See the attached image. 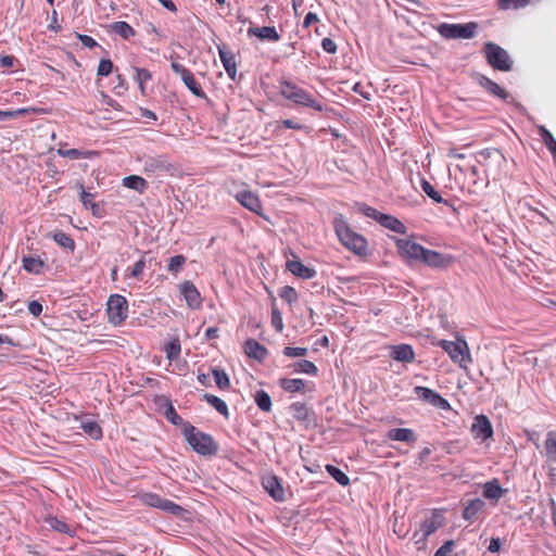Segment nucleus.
Returning <instances> with one entry per match:
<instances>
[{
  "mask_svg": "<svg viewBox=\"0 0 556 556\" xmlns=\"http://www.w3.org/2000/svg\"><path fill=\"white\" fill-rule=\"evenodd\" d=\"M395 245L399 255L409 266L419 263L432 269L445 270L455 262V257L452 254L427 249L409 239H396Z\"/></svg>",
  "mask_w": 556,
  "mask_h": 556,
  "instance_id": "obj_1",
  "label": "nucleus"
},
{
  "mask_svg": "<svg viewBox=\"0 0 556 556\" xmlns=\"http://www.w3.org/2000/svg\"><path fill=\"white\" fill-rule=\"evenodd\" d=\"M279 92L280 94L293 103L295 106H305L311 108L318 112H324L326 110L325 105H323L313 93L308 92L304 88L300 87L295 83L280 78L279 79Z\"/></svg>",
  "mask_w": 556,
  "mask_h": 556,
  "instance_id": "obj_2",
  "label": "nucleus"
},
{
  "mask_svg": "<svg viewBox=\"0 0 556 556\" xmlns=\"http://www.w3.org/2000/svg\"><path fill=\"white\" fill-rule=\"evenodd\" d=\"M333 229L340 242L356 255H366L368 243L365 237L355 232L343 215H338L332 222Z\"/></svg>",
  "mask_w": 556,
  "mask_h": 556,
  "instance_id": "obj_3",
  "label": "nucleus"
},
{
  "mask_svg": "<svg viewBox=\"0 0 556 556\" xmlns=\"http://www.w3.org/2000/svg\"><path fill=\"white\" fill-rule=\"evenodd\" d=\"M182 434L197 454L206 457L217 454L219 446L214 438L208 433L198 430L190 422L186 424V429H182Z\"/></svg>",
  "mask_w": 556,
  "mask_h": 556,
  "instance_id": "obj_4",
  "label": "nucleus"
},
{
  "mask_svg": "<svg viewBox=\"0 0 556 556\" xmlns=\"http://www.w3.org/2000/svg\"><path fill=\"white\" fill-rule=\"evenodd\" d=\"M357 211L364 214L366 217L376 220L382 227L396 232L399 235H405L407 231L406 226L395 216L384 214L378 210L367 205L366 203H356Z\"/></svg>",
  "mask_w": 556,
  "mask_h": 556,
  "instance_id": "obj_5",
  "label": "nucleus"
},
{
  "mask_svg": "<svg viewBox=\"0 0 556 556\" xmlns=\"http://www.w3.org/2000/svg\"><path fill=\"white\" fill-rule=\"evenodd\" d=\"M482 52L488 64L495 71L509 72L513 68V60L508 52L501 46L488 41L483 45Z\"/></svg>",
  "mask_w": 556,
  "mask_h": 556,
  "instance_id": "obj_6",
  "label": "nucleus"
},
{
  "mask_svg": "<svg viewBox=\"0 0 556 556\" xmlns=\"http://www.w3.org/2000/svg\"><path fill=\"white\" fill-rule=\"evenodd\" d=\"M479 24L468 22L465 24L441 23L437 26V31L444 39H472L477 36Z\"/></svg>",
  "mask_w": 556,
  "mask_h": 556,
  "instance_id": "obj_7",
  "label": "nucleus"
},
{
  "mask_svg": "<svg viewBox=\"0 0 556 556\" xmlns=\"http://www.w3.org/2000/svg\"><path fill=\"white\" fill-rule=\"evenodd\" d=\"M139 500L143 505L157 508L175 517H182L186 513V509L182 506L153 492L139 494Z\"/></svg>",
  "mask_w": 556,
  "mask_h": 556,
  "instance_id": "obj_8",
  "label": "nucleus"
},
{
  "mask_svg": "<svg viewBox=\"0 0 556 556\" xmlns=\"http://www.w3.org/2000/svg\"><path fill=\"white\" fill-rule=\"evenodd\" d=\"M439 345L460 367L466 368L467 363H471L469 348L464 339H457L456 341L441 340Z\"/></svg>",
  "mask_w": 556,
  "mask_h": 556,
  "instance_id": "obj_9",
  "label": "nucleus"
},
{
  "mask_svg": "<svg viewBox=\"0 0 556 556\" xmlns=\"http://www.w3.org/2000/svg\"><path fill=\"white\" fill-rule=\"evenodd\" d=\"M108 320L114 326H121L128 317V301L121 294L110 295L106 302Z\"/></svg>",
  "mask_w": 556,
  "mask_h": 556,
  "instance_id": "obj_10",
  "label": "nucleus"
},
{
  "mask_svg": "<svg viewBox=\"0 0 556 556\" xmlns=\"http://www.w3.org/2000/svg\"><path fill=\"white\" fill-rule=\"evenodd\" d=\"M143 170L148 175L160 173L174 174L177 170V167L170 162L166 154H160L155 156H146L143 159Z\"/></svg>",
  "mask_w": 556,
  "mask_h": 556,
  "instance_id": "obj_11",
  "label": "nucleus"
},
{
  "mask_svg": "<svg viewBox=\"0 0 556 556\" xmlns=\"http://www.w3.org/2000/svg\"><path fill=\"white\" fill-rule=\"evenodd\" d=\"M170 67L173 72L181 77V80L186 87L198 98H206V93L202 89L201 85L197 81L191 71L186 68L178 62H172Z\"/></svg>",
  "mask_w": 556,
  "mask_h": 556,
  "instance_id": "obj_12",
  "label": "nucleus"
},
{
  "mask_svg": "<svg viewBox=\"0 0 556 556\" xmlns=\"http://www.w3.org/2000/svg\"><path fill=\"white\" fill-rule=\"evenodd\" d=\"M414 393L417 397L426 403L431 404L432 406L447 410L451 408L450 402L441 396L438 392L429 389L427 387L417 386L414 388Z\"/></svg>",
  "mask_w": 556,
  "mask_h": 556,
  "instance_id": "obj_13",
  "label": "nucleus"
},
{
  "mask_svg": "<svg viewBox=\"0 0 556 556\" xmlns=\"http://www.w3.org/2000/svg\"><path fill=\"white\" fill-rule=\"evenodd\" d=\"M479 164L490 168L495 166L501 168L506 163V157L500 149L485 148L477 153Z\"/></svg>",
  "mask_w": 556,
  "mask_h": 556,
  "instance_id": "obj_14",
  "label": "nucleus"
},
{
  "mask_svg": "<svg viewBox=\"0 0 556 556\" xmlns=\"http://www.w3.org/2000/svg\"><path fill=\"white\" fill-rule=\"evenodd\" d=\"M470 432L476 440L486 441L493 437V426L490 419L481 414L473 418Z\"/></svg>",
  "mask_w": 556,
  "mask_h": 556,
  "instance_id": "obj_15",
  "label": "nucleus"
},
{
  "mask_svg": "<svg viewBox=\"0 0 556 556\" xmlns=\"http://www.w3.org/2000/svg\"><path fill=\"white\" fill-rule=\"evenodd\" d=\"M180 295L191 309H198L202 305L201 294L192 281L186 280L179 285Z\"/></svg>",
  "mask_w": 556,
  "mask_h": 556,
  "instance_id": "obj_16",
  "label": "nucleus"
},
{
  "mask_svg": "<svg viewBox=\"0 0 556 556\" xmlns=\"http://www.w3.org/2000/svg\"><path fill=\"white\" fill-rule=\"evenodd\" d=\"M218 50L220 62L228 75V77L236 81L237 80V62L233 52L228 49L225 43L216 45Z\"/></svg>",
  "mask_w": 556,
  "mask_h": 556,
  "instance_id": "obj_17",
  "label": "nucleus"
},
{
  "mask_svg": "<svg viewBox=\"0 0 556 556\" xmlns=\"http://www.w3.org/2000/svg\"><path fill=\"white\" fill-rule=\"evenodd\" d=\"M263 488L276 501L285 502L286 492L282 486L281 480L276 475H267L262 480Z\"/></svg>",
  "mask_w": 556,
  "mask_h": 556,
  "instance_id": "obj_18",
  "label": "nucleus"
},
{
  "mask_svg": "<svg viewBox=\"0 0 556 556\" xmlns=\"http://www.w3.org/2000/svg\"><path fill=\"white\" fill-rule=\"evenodd\" d=\"M475 80L476 83L483 88L488 93L507 101L510 98V94L504 90L501 86H498L495 81L490 79L483 74L477 73L475 74Z\"/></svg>",
  "mask_w": 556,
  "mask_h": 556,
  "instance_id": "obj_19",
  "label": "nucleus"
},
{
  "mask_svg": "<svg viewBox=\"0 0 556 556\" xmlns=\"http://www.w3.org/2000/svg\"><path fill=\"white\" fill-rule=\"evenodd\" d=\"M442 515L433 513L429 518L425 519L420 526L422 535L416 540V544H426L427 539L442 527Z\"/></svg>",
  "mask_w": 556,
  "mask_h": 556,
  "instance_id": "obj_20",
  "label": "nucleus"
},
{
  "mask_svg": "<svg viewBox=\"0 0 556 556\" xmlns=\"http://www.w3.org/2000/svg\"><path fill=\"white\" fill-rule=\"evenodd\" d=\"M236 200L245 208L250 210L251 212L262 215V202L260 198L253 193L252 191H240L236 194Z\"/></svg>",
  "mask_w": 556,
  "mask_h": 556,
  "instance_id": "obj_21",
  "label": "nucleus"
},
{
  "mask_svg": "<svg viewBox=\"0 0 556 556\" xmlns=\"http://www.w3.org/2000/svg\"><path fill=\"white\" fill-rule=\"evenodd\" d=\"M286 268L292 275L301 279H313L317 275V271L314 268L305 266L299 260L287 261Z\"/></svg>",
  "mask_w": 556,
  "mask_h": 556,
  "instance_id": "obj_22",
  "label": "nucleus"
},
{
  "mask_svg": "<svg viewBox=\"0 0 556 556\" xmlns=\"http://www.w3.org/2000/svg\"><path fill=\"white\" fill-rule=\"evenodd\" d=\"M243 350L247 356L258 362H263L268 355V350L255 339L251 338L244 342Z\"/></svg>",
  "mask_w": 556,
  "mask_h": 556,
  "instance_id": "obj_23",
  "label": "nucleus"
},
{
  "mask_svg": "<svg viewBox=\"0 0 556 556\" xmlns=\"http://www.w3.org/2000/svg\"><path fill=\"white\" fill-rule=\"evenodd\" d=\"M248 36H254L263 41L276 42L280 40V35L274 26L250 27L248 29Z\"/></svg>",
  "mask_w": 556,
  "mask_h": 556,
  "instance_id": "obj_24",
  "label": "nucleus"
},
{
  "mask_svg": "<svg viewBox=\"0 0 556 556\" xmlns=\"http://www.w3.org/2000/svg\"><path fill=\"white\" fill-rule=\"evenodd\" d=\"M390 356L397 362L412 363L415 359V352L409 344H397L391 348Z\"/></svg>",
  "mask_w": 556,
  "mask_h": 556,
  "instance_id": "obj_25",
  "label": "nucleus"
},
{
  "mask_svg": "<svg viewBox=\"0 0 556 556\" xmlns=\"http://www.w3.org/2000/svg\"><path fill=\"white\" fill-rule=\"evenodd\" d=\"M387 438L392 441H400L406 443H415L417 435L414 430L408 428H393L387 433Z\"/></svg>",
  "mask_w": 556,
  "mask_h": 556,
  "instance_id": "obj_26",
  "label": "nucleus"
},
{
  "mask_svg": "<svg viewBox=\"0 0 556 556\" xmlns=\"http://www.w3.org/2000/svg\"><path fill=\"white\" fill-rule=\"evenodd\" d=\"M47 238H51L58 245H60L65 251L72 253L75 251L76 244L74 239L68 233L62 230L49 232L47 235Z\"/></svg>",
  "mask_w": 556,
  "mask_h": 556,
  "instance_id": "obj_27",
  "label": "nucleus"
},
{
  "mask_svg": "<svg viewBox=\"0 0 556 556\" xmlns=\"http://www.w3.org/2000/svg\"><path fill=\"white\" fill-rule=\"evenodd\" d=\"M505 493L497 479H492L483 484L482 495L488 500L498 501Z\"/></svg>",
  "mask_w": 556,
  "mask_h": 556,
  "instance_id": "obj_28",
  "label": "nucleus"
},
{
  "mask_svg": "<svg viewBox=\"0 0 556 556\" xmlns=\"http://www.w3.org/2000/svg\"><path fill=\"white\" fill-rule=\"evenodd\" d=\"M485 503L481 498L468 501L463 510V518L467 521H473L477 515L484 508Z\"/></svg>",
  "mask_w": 556,
  "mask_h": 556,
  "instance_id": "obj_29",
  "label": "nucleus"
},
{
  "mask_svg": "<svg viewBox=\"0 0 556 556\" xmlns=\"http://www.w3.org/2000/svg\"><path fill=\"white\" fill-rule=\"evenodd\" d=\"M123 186L132 189L139 193H144L149 188L148 181L144 178L137 175H130L125 177L123 179Z\"/></svg>",
  "mask_w": 556,
  "mask_h": 556,
  "instance_id": "obj_30",
  "label": "nucleus"
},
{
  "mask_svg": "<svg viewBox=\"0 0 556 556\" xmlns=\"http://www.w3.org/2000/svg\"><path fill=\"white\" fill-rule=\"evenodd\" d=\"M22 263H23V268L27 271V273H30V274H40L43 266H45V262L39 257V256H23L22 258Z\"/></svg>",
  "mask_w": 556,
  "mask_h": 556,
  "instance_id": "obj_31",
  "label": "nucleus"
},
{
  "mask_svg": "<svg viewBox=\"0 0 556 556\" xmlns=\"http://www.w3.org/2000/svg\"><path fill=\"white\" fill-rule=\"evenodd\" d=\"M279 387L286 392L295 393L304 390L306 382L303 379L280 378Z\"/></svg>",
  "mask_w": 556,
  "mask_h": 556,
  "instance_id": "obj_32",
  "label": "nucleus"
},
{
  "mask_svg": "<svg viewBox=\"0 0 556 556\" xmlns=\"http://www.w3.org/2000/svg\"><path fill=\"white\" fill-rule=\"evenodd\" d=\"M294 372H302L311 376L318 375V368L316 365L307 359H301L289 365Z\"/></svg>",
  "mask_w": 556,
  "mask_h": 556,
  "instance_id": "obj_33",
  "label": "nucleus"
},
{
  "mask_svg": "<svg viewBox=\"0 0 556 556\" xmlns=\"http://www.w3.org/2000/svg\"><path fill=\"white\" fill-rule=\"evenodd\" d=\"M203 399L225 418L229 417L228 406L224 400L211 393H205Z\"/></svg>",
  "mask_w": 556,
  "mask_h": 556,
  "instance_id": "obj_34",
  "label": "nucleus"
},
{
  "mask_svg": "<svg viewBox=\"0 0 556 556\" xmlns=\"http://www.w3.org/2000/svg\"><path fill=\"white\" fill-rule=\"evenodd\" d=\"M110 27L113 33L119 35L123 39H129L136 35L135 29L124 21L114 22Z\"/></svg>",
  "mask_w": 556,
  "mask_h": 556,
  "instance_id": "obj_35",
  "label": "nucleus"
},
{
  "mask_svg": "<svg viewBox=\"0 0 556 556\" xmlns=\"http://www.w3.org/2000/svg\"><path fill=\"white\" fill-rule=\"evenodd\" d=\"M253 397H254L255 404L262 412L269 413L271 410V406H273L271 399L266 391L257 390L254 393Z\"/></svg>",
  "mask_w": 556,
  "mask_h": 556,
  "instance_id": "obj_36",
  "label": "nucleus"
},
{
  "mask_svg": "<svg viewBox=\"0 0 556 556\" xmlns=\"http://www.w3.org/2000/svg\"><path fill=\"white\" fill-rule=\"evenodd\" d=\"M290 410L292 416L298 421H307L311 415V409L306 406V404L301 402H295L290 405Z\"/></svg>",
  "mask_w": 556,
  "mask_h": 556,
  "instance_id": "obj_37",
  "label": "nucleus"
},
{
  "mask_svg": "<svg viewBox=\"0 0 556 556\" xmlns=\"http://www.w3.org/2000/svg\"><path fill=\"white\" fill-rule=\"evenodd\" d=\"M327 473L336 480L341 486L350 485V478L338 467L331 464L325 466Z\"/></svg>",
  "mask_w": 556,
  "mask_h": 556,
  "instance_id": "obj_38",
  "label": "nucleus"
},
{
  "mask_svg": "<svg viewBox=\"0 0 556 556\" xmlns=\"http://www.w3.org/2000/svg\"><path fill=\"white\" fill-rule=\"evenodd\" d=\"M80 428L87 433L90 438L94 440H100L103 437L102 429L100 425L94 420H84L81 421Z\"/></svg>",
  "mask_w": 556,
  "mask_h": 556,
  "instance_id": "obj_39",
  "label": "nucleus"
},
{
  "mask_svg": "<svg viewBox=\"0 0 556 556\" xmlns=\"http://www.w3.org/2000/svg\"><path fill=\"white\" fill-rule=\"evenodd\" d=\"M58 154L71 160L89 159L96 154L93 151H83L79 149H59Z\"/></svg>",
  "mask_w": 556,
  "mask_h": 556,
  "instance_id": "obj_40",
  "label": "nucleus"
},
{
  "mask_svg": "<svg viewBox=\"0 0 556 556\" xmlns=\"http://www.w3.org/2000/svg\"><path fill=\"white\" fill-rule=\"evenodd\" d=\"M211 372L218 389L227 390L230 388V379L224 369L219 367H212Z\"/></svg>",
  "mask_w": 556,
  "mask_h": 556,
  "instance_id": "obj_41",
  "label": "nucleus"
},
{
  "mask_svg": "<svg viewBox=\"0 0 556 556\" xmlns=\"http://www.w3.org/2000/svg\"><path fill=\"white\" fill-rule=\"evenodd\" d=\"M422 191L435 203H444L448 205V201L444 200L439 191L426 179H421L420 182Z\"/></svg>",
  "mask_w": 556,
  "mask_h": 556,
  "instance_id": "obj_42",
  "label": "nucleus"
},
{
  "mask_svg": "<svg viewBox=\"0 0 556 556\" xmlns=\"http://www.w3.org/2000/svg\"><path fill=\"white\" fill-rule=\"evenodd\" d=\"M539 134L547 150L552 153L554 159H556V139L553 134L544 126L539 127Z\"/></svg>",
  "mask_w": 556,
  "mask_h": 556,
  "instance_id": "obj_43",
  "label": "nucleus"
},
{
  "mask_svg": "<svg viewBox=\"0 0 556 556\" xmlns=\"http://www.w3.org/2000/svg\"><path fill=\"white\" fill-rule=\"evenodd\" d=\"M544 447L547 460L556 462V433L554 431L547 432Z\"/></svg>",
  "mask_w": 556,
  "mask_h": 556,
  "instance_id": "obj_44",
  "label": "nucleus"
},
{
  "mask_svg": "<svg viewBox=\"0 0 556 556\" xmlns=\"http://www.w3.org/2000/svg\"><path fill=\"white\" fill-rule=\"evenodd\" d=\"M165 417L166 419L173 424L174 426H182V429H186V424L188 421H185L181 416H179L173 406L172 402H168L166 409H165Z\"/></svg>",
  "mask_w": 556,
  "mask_h": 556,
  "instance_id": "obj_45",
  "label": "nucleus"
},
{
  "mask_svg": "<svg viewBox=\"0 0 556 556\" xmlns=\"http://www.w3.org/2000/svg\"><path fill=\"white\" fill-rule=\"evenodd\" d=\"M186 261L187 258L182 254L172 256L167 263V270L174 275L180 273L184 268V265L186 264Z\"/></svg>",
  "mask_w": 556,
  "mask_h": 556,
  "instance_id": "obj_46",
  "label": "nucleus"
},
{
  "mask_svg": "<svg viewBox=\"0 0 556 556\" xmlns=\"http://www.w3.org/2000/svg\"><path fill=\"white\" fill-rule=\"evenodd\" d=\"M531 0H497V8L500 10H510L525 8Z\"/></svg>",
  "mask_w": 556,
  "mask_h": 556,
  "instance_id": "obj_47",
  "label": "nucleus"
},
{
  "mask_svg": "<svg viewBox=\"0 0 556 556\" xmlns=\"http://www.w3.org/2000/svg\"><path fill=\"white\" fill-rule=\"evenodd\" d=\"M47 522L49 523V526L54 530V531H58L60 533H66V534H70L73 530H72V527L66 523L65 521L63 520H60L55 517H51L47 520Z\"/></svg>",
  "mask_w": 556,
  "mask_h": 556,
  "instance_id": "obj_48",
  "label": "nucleus"
},
{
  "mask_svg": "<svg viewBox=\"0 0 556 556\" xmlns=\"http://www.w3.org/2000/svg\"><path fill=\"white\" fill-rule=\"evenodd\" d=\"M180 351L181 349L178 340L170 341L165 348L166 357L169 361L177 359L180 355Z\"/></svg>",
  "mask_w": 556,
  "mask_h": 556,
  "instance_id": "obj_49",
  "label": "nucleus"
},
{
  "mask_svg": "<svg viewBox=\"0 0 556 556\" xmlns=\"http://www.w3.org/2000/svg\"><path fill=\"white\" fill-rule=\"evenodd\" d=\"M279 296L289 304L298 300V293L293 287L285 286L279 291Z\"/></svg>",
  "mask_w": 556,
  "mask_h": 556,
  "instance_id": "obj_50",
  "label": "nucleus"
},
{
  "mask_svg": "<svg viewBox=\"0 0 556 556\" xmlns=\"http://www.w3.org/2000/svg\"><path fill=\"white\" fill-rule=\"evenodd\" d=\"M29 113V109H17L13 111H2L0 110V122L17 118L20 116H25Z\"/></svg>",
  "mask_w": 556,
  "mask_h": 556,
  "instance_id": "obj_51",
  "label": "nucleus"
},
{
  "mask_svg": "<svg viewBox=\"0 0 556 556\" xmlns=\"http://www.w3.org/2000/svg\"><path fill=\"white\" fill-rule=\"evenodd\" d=\"M282 354L287 357H303L307 354L306 348H293V346H286L282 350Z\"/></svg>",
  "mask_w": 556,
  "mask_h": 556,
  "instance_id": "obj_52",
  "label": "nucleus"
},
{
  "mask_svg": "<svg viewBox=\"0 0 556 556\" xmlns=\"http://www.w3.org/2000/svg\"><path fill=\"white\" fill-rule=\"evenodd\" d=\"M113 62L110 59H102L98 66L99 76H109L113 72Z\"/></svg>",
  "mask_w": 556,
  "mask_h": 556,
  "instance_id": "obj_53",
  "label": "nucleus"
},
{
  "mask_svg": "<svg viewBox=\"0 0 556 556\" xmlns=\"http://www.w3.org/2000/svg\"><path fill=\"white\" fill-rule=\"evenodd\" d=\"M271 325L278 332H281L283 329V321H282L281 313L275 306H273V308H271Z\"/></svg>",
  "mask_w": 556,
  "mask_h": 556,
  "instance_id": "obj_54",
  "label": "nucleus"
},
{
  "mask_svg": "<svg viewBox=\"0 0 556 556\" xmlns=\"http://www.w3.org/2000/svg\"><path fill=\"white\" fill-rule=\"evenodd\" d=\"M144 268H146V260H144V256H142L138 262L135 263V265L130 271V276L136 279H141Z\"/></svg>",
  "mask_w": 556,
  "mask_h": 556,
  "instance_id": "obj_55",
  "label": "nucleus"
},
{
  "mask_svg": "<svg viewBox=\"0 0 556 556\" xmlns=\"http://www.w3.org/2000/svg\"><path fill=\"white\" fill-rule=\"evenodd\" d=\"M455 546L453 540L445 541L441 547L437 549L434 556H451V553Z\"/></svg>",
  "mask_w": 556,
  "mask_h": 556,
  "instance_id": "obj_56",
  "label": "nucleus"
},
{
  "mask_svg": "<svg viewBox=\"0 0 556 556\" xmlns=\"http://www.w3.org/2000/svg\"><path fill=\"white\" fill-rule=\"evenodd\" d=\"M79 189H80V201H81L84 207L88 210L90 204L93 203L92 199L94 198V194L86 191L83 184H79Z\"/></svg>",
  "mask_w": 556,
  "mask_h": 556,
  "instance_id": "obj_57",
  "label": "nucleus"
},
{
  "mask_svg": "<svg viewBox=\"0 0 556 556\" xmlns=\"http://www.w3.org/2000/svg\"><path fill=\"white\" fill-rule=\"evenodd\" d=\"M152 78V74L147 68H136V81L138 84H146L148 80Z\"/></svg>",
  "mask_w": 556,
  "mask_h": 556,
  "instance_id": "obj_58",
  "label": "nucleus"
},
{
  "mask_svg": "<svg viewBox=\"0 0 556 556\" xmlns=\"http://www.w3.org/2000/svg\"><path fill=\"white\" fill-rule=\"evenodd\" d=\"M321 47L325 52L330 54L336 53L338 49L337 43L332 39L327 37L321 40Z\"/></svg>",
  "mask_w": 556,
  "mask_h": 556,
  "instance_id": "obj_59",
  "label": "nucleus"
},
{
  "mask_svg": "<svg viewBox=\"0 0 556 556\" xmlns=\"http://www.w3.org/2000/svg\"><path fill=\"white\" fill-rule=\"evenodd\" d=\"M77 38L84 47H87L89 49H93L99 46L98 42L91 36L77 34Z\"/></svg>",
  "mask_w": 556,
  "mask_h": 556,
  "instance_id": "obj_60",
  "label": "nucleus"
},
{
  "mask_svg": "<svg viewBox=\"0 0 556 556\" xmlns=\"http://www.w3.org/2000/svg\"><path fill=\"white\" fill-rule=\"evenodd\" d=\"M15 63H17V59L13 55H3L0 58V67L1 68H12Z\"/></svg>",
  "mask_w": 556,
  "mask_h": 556,
  "instance_id": "obj_61",
  "label": "nucleus"
},
{
  "mask_svg": "<svg viewBox=\"0 0 556 556\" xmlns=\"http://www.w3.org/2000/svg\"><path fill=\"white\" fill-rule=\"evenodd\" d=\"M280 124L285 127V128H288V129H295V130H303V129H307V126L303 125V124H300V123H296L292 119H282L280 122Z\"/></svg>",
  "mask_w": 556,
  "mask_h": 556,
  "instance_id": "obj_62",
  "label": "nucleus"
},
{
  "mask_svg": "<svg viewBox=\"0 0 556 556\" xmlns=\"http://www.w3.org/2000/svg\"><path fill=\"white\" fill-rule=\"evenodd\" d=\"M28 312L34 317L40 316V314L42 313V304L38 301H30L28 303Z\"/></svg>",
  "mask_w": 556,
  "mask_h": 556,
  "instance_id": "obj_63",
  "label": "nucleus"
},
{
  "mask_svg": "<svg viewBox=\"0 0 556 556\" xmlns=\"http://www.w3.org/2000/svg\"><path fill=\"white\" fill-rule=\"evenodd\" d=\"M502 548V540L500 538H491L488 551L492 554L498 553Z\"/></svg>",
  "mask_w": 556,
  "mask_h": 556,
  "instance_id": "obj_64",
  "label": "nucleus"
}]
</instances>
